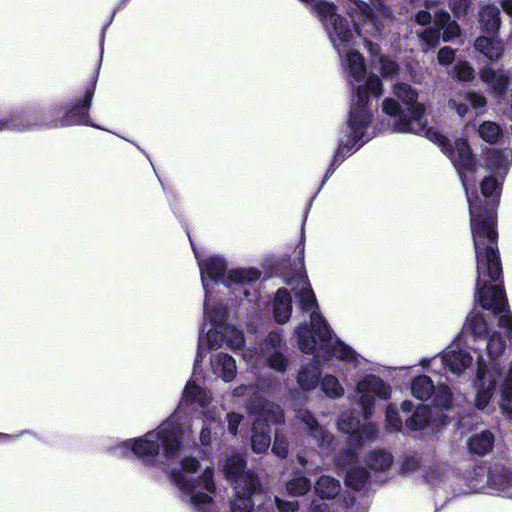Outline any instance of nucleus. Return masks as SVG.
I'll return each mask as SVG.
<instances>
[{
	"label": "nucleus",
	"instance_id": "nucleus-3",
	"mask_svg": "<svg viewBox=\"0 0 512 512\" xmlns=\"http://www.w3.org/2000/svg\"><path fill=\"white\" fill-rule=\"evenodd\" d=\"M287 285L295 298L296 310L300 309L303 316L309 318V323L304 321L295 330L301 351L313 355L309 363L301 365L297 375L299 387L303 391L314 390L321 379V366L332 357L353 368L360 367L363 358L332 333L319 313L316 297L305 273L289 278Z\"/></svg>",
	"mask_w": 512,
	"mask_h": 512
},
{
	"label": "nucleus",
	"instance_id": "nucleus-22",
	"mask_svg": "<svg viewBox=\"0 0 512 512\" xmlns=\"http://www.w3.org/2000/svg\"><path fill=\"white\" fill-rule=\"evenodd\" d=\"M273 315L275 320L280 323H286L292 314V295L287 288H279L273 299Z\"/></svg>",
	"mask_w": 512,
	"mask_h": 512
},
{
	"label": "nucleus",
	"instance_id": "nucleus-19",
	"mask_svg": "<svg viewBox=\"0 0 512 512\" xmlns=\"http://www.w3.org/2000/svg\"><path fill=\"white\" fill-rule=\"evenodd\" d=\"M251 512H295L298 509L297 501H284L277 496H270L262 487L261 496L253 500Z\"/></svg>",
	"mask_w": 512,
	"mask_h": 512
},
{
	"label": "nucleus",
	"instance_id": "nucleus-36",
	"mask_svg": "<svg viewBox=\"0 0 512 512\" xmlns=\"http://www.w3.org/2000/svg\"><path fill=\"white\" fill-rule=\"evenodd\" d=\"M369 473L361 467L350 468L346 472L345 483L348 487L359 490L364 487Z\"/></svg>",
	"mask_w": 512,
	"mask_h": 512
},
{
	"label": "nucleus",
	"instance_id": "nucleus-27",
	"mask_svg": "<svg viewBox=\"0 0 512 512\" xmlns=\"http://www.w3.org/2000/svg\"><path fill=\"white\" fill-rule=\"evenodd\" d=\"M475 49L491 61H497L503 55V44L495 38L478 37L474 43Z\"/></svg>",
	"mask_w": 512,
	"mask_h": 512
},
{
	"label": "nucleus",
	"instance_id": "nucleus-14",
	"mask_svg": "<svg viewBox=\"0 0 512 512\" xmlns=\"http://www.w3.org/2000/svg\"><path fill=\"white\" fill-rule=\"evenodd\" d=\"M391 392V386L379 376L368 374L360 379L356 385V393L364 418L369 419L372 416L376 399L387 400Z\"/></svg>",
	"mask_w": 512,
	"mask_h": 512
},
{
	"label": "nucleus",
	"instance_id": "nucleus-30",
	"mask_svg": "<svg viewBox=\"0 0 512 512\" xmlns=\"http://www.w3.org/2000/svg\"><path fill=\"white\" fill-rule=\"evenodd\" d=\"M311 489V481L302 472H294L290 480L286 482V491L292 497L305 495Z\"/></svg>",
	"mask_w": 512,
	"mask_h": 512
},
{
	"label": "nucleus",
	"instance_id": "nucleus-37",
	"mask_svg": "<svg viewBox=\"0 0 512 512\" xmlns=\"http://www.w3.org/2000/svg\"><path fill=\"white\" fill-rule=\"evenodd\" d=\"M479 136L486 142L494 143L500 136V127L491 121H485L478 129Z\"/></svg>",
	"mask_w": 512,
	"mask_h": 512
},
{
	"label": "nucleus",
	"instance_id": "nucleus-2",
	"mask_svg": "<svg viewBox=\"0 0 512 512\" xmlns=\"http://www.w3.org/2000/svg\"><path fill=\"white\" fill-rule=\"evenodd\" d=\"M198 261L203 289L204 323L199 334L197 355L194 363V371L203 361V349L207 347L215 350L226 345L233 351L242 350L245 345V337L241 330L228 323L227 306L214 298L213 292L217 287L218 292L223 289L234 295L235 299L246 300L254 303L259 298L256 287L261 277V271L253 267H243L227 270V263L220 255H210L200 259L193 247Z\"/></svg>",
	"mask_w": 512,
	"mask_h": 512
},
{
	"label": "nucleus",
	"instance_id": "nucleus-9",
	"mask_svg": "<svg viewBox=\"0 0 512 512\" xmlns=\"http://www.w3.org/2000/svg\"><path fill=\"white\" fill-rule=\"evenodd\" d=\"M223 472L234 491L230 501V511H253V500L261 496L262 483L256 473L246 469L244 457L241 454L226 457L223 462Z\"/></svg>",
	"mask_w": 512,
	"mask_h": 512
},
{
	"label": "nucleus",
	"instance_id": "nucleus-48",
	"mask_svg": "<svg viewBox=\"0 0 512 512\" xmlns=\"http://www.w3.org/2000/svg\"><path fill=\"white\" fill-rule=\"evenodd\" d=\"M467 104L468 103L466 101H465V103H462V102L458 101L456 98L450 99L448 101V107L450 109L455 110L457 115L460 117H464L467 114V112H468Z\"/></svg>",
	"mask_w": 512,
	"mask_h": 512
},
{
	"label": "nucleus",
	"instance_id": "nucleus-29",
	"mask_svg": "<svg viewBox=\"0 0 512 512\" xmlns=\"http://www.w3.org/2000/svg\"><path fill=\"white\" fill-rule=\"evenodd\" d=\"M315 491L322 499L335 498L341 491L340 481L328 475H322L315 483Z\"/></svg>",
	"mask_w": 512,
	"mask_h": 512
},
{
	"label": "nucleus",
	"instance_id": "nucleus-11",
	"mask_svg": "<svg viewBox=\"0 0 512 512\" xmlns=\"http://www.w3.org/2000/svg\"><path fill=\"white\" fill-rule=\"evenodd\" d=\"M96 89V80L89 85L84 92L82 99H80L71 109L67 110L64 116L56 119H50L55 114L61 113V108L58 106L53 107L51 110L45 112V124L50 127H66L72 125H86L95 128L99 126L90 121L89 109L92 104Z\"/></svg>",
	"mask_w": 512,
	"mask_h": 512
},
{
	"label": "nucleus",
	"instance_id": "nucleus-4",
	"mask_svg": "<svg viewBox=\"0 0 512 512\" xmlns=\"http://www.w3.org/2000/svg\"><path fill=\"white\" fill-rule=\"evenodd\" d=\"M483 344L485 354L482 347L473 348L478 353L475 405L480 410L486 408L499 384V406L508 418H512V360L507 366L502 360L506 348L505 341L498 332H494Z\"/></svg>",
	"mask_w": 512,
	"mask_h": 512
},
{
	"label": "nucleus",
	"instance_id": "nucleus-10",
	"mask_svg": "<svg viewBox=\"0 0 512 512\" xmlns=\"http://www.w3.org/2000/svg\"><path fill=\"white\" fill-rule=\"evenodd\" d=\"M248 412L254 417L251 448L261 454L268 450L271 444L270 424H280L284 421V415L280 406L257 396L248 404Z\"/></svg>",
	"mask_w": 512,
	"mask_h": 512
},
{
	"label": "nucleus",
	"instance_id": "nucleus-34",
	"mask_svg": "<svg viewBox=\"0 0 512 512\" xmlns=\"http://www.w3.org/2000/svg\"><path fill=\"white\" fill-rule=\"evenodd\" d=\"M431 399L432 405L436 409L449 411L452 408V392L447 385L436 386Z\"/></svg>",
	"mask_w": 512,
	"mask_h": 512
},
{
	"label": "nucleus",
	"instance_id": "nucleus-8",
	"mask_svg": "<svg viewBox=\"0 0 512 512\" xmlns=\"http://www.w3.org/2000/svg\"><path fill=\"white\" fill-rule=\"evenodd\" d=\"M351 19L354 31L363 38L368 52L378 55V44L368 40L369 38H381L392 20L391 11L381 4L371 5L363 0H336Z\"/></svg>",
	"mask_w": 512,
	"mask_h": 512
},
{
	"label": "nucleus",
	"instance_id": "nucleus-15",
	"mask_svg": "<svg viewBox=\"0 0 512 512\" xmlns=\"http://www.w3.org/2000/svg\"><path fill=\"white\" fill-rule=\"evenodd\" d=\"M197 404L199 407L202 408V415L206 420H209L211 424L215 426H219L218 418H219V411L214 407L211 406V395L210 393L202 388L201 386L197 385L194 381L190 380L187 382L184 390H183V396L182 401L178 408L175 410V413H178V423L181 428V432L183 433L182 428V416H181V406L183 404Z\"/></svg>",
	"mask_w": 512,
	"mask_h": 512
},
{
	"label": "nucleus",
	"instance_id": "nucleus-1",
	"mask_svg": "<svg viewBox=\"0 0 512 512\" xmlns=\"http://www.w3.org/2000/svg\"><path fill=\"white\" fill-rule=\"evenodd\" d=\"M447 153L451 160L469 204L471 233L477 260L475 301L498 317V325L506 329V336L512 343V315L501 279L502 266L498 251L496 230V205L501 193V182L508 172L511 160L502 152L491 150L486 155V170L490 175L481 181L480 199L475 188L478 168L466 140L457 139L452 145L448 140Z\"/></svg>",
	"mask_w": 512,
	"mask_h": 512
},
{
	"label": "nucleus",
	"instance_id": "nucleus-31",
	"mask_svg": "<svg viewBox=\"0 0 512 512\" xmlns=\"http://www.w3.org/2000/svg\"><path fill=\"white\" fill-rule=\"evenodd\" d=\"M321 391L331 399H339L344 396L345 390L338 378L327 374L320 379L319 385Z\"/></svg>",
	"mask_w": 512,
	"mask_h": 512
},
{
	"label": "nucleus",
	"instance_id": "nucleus-44",
	"mask_svg": "<svg viewBox=\"0 0 512 512\" xmlns=\"http://www.w3.org/2000/svg\"><path fill=\"white\" fill-rule=\"evenodd\" d=\"M380 72L385 77H392L399 71L398 64L386 57L380 58Z\"/></svg>",
	"mask_w": 512,
	"mask_h": 512
},
{
	"label": "nucleus",
	"instance_id": "nucleus-16",
	"mask_svg": "<svg viewBox=\"0 0 512 512\" xmlns=\"http://www.w3.org/2000/svg\"><path fill=\"white\" fill-rule=\"evenodd\" d=\"M281 337L277 332H270L263 343L260 344L259 353L254 361L255 365L263 360L271 369L284 372L287 367V359L280 352Z\"/></svg>",
	"mask_w": 512,
	"mask_h": 512
},
{
	"label": "nucleus",
	"instance_id": "nucleus-57",
	"mask_svg": "<svg viewBox=\"0 0 512 512\" xmlns=\"http://www.w3.org/2000/svg\"><path fill=\"white\" fill-rule=\"evenodd\" d=\"M299 248V255H300V261H301V268H303V257H304V246H298Z\"/></svg>",
	"mask_w": 512,
	"mask_h": 512
},
{
	"label": "nucleus",
	"instance_id": "nucleus-50",
	"mask_svg": "<svg viewBox=\"0 0 512 512\" xmlns=\"http://www.w3.org/2000/svg\"><path fill=\"white\" fill-rule=\"evenodd\" d=\"M415 21L422 26L430 24L432 21L431 13L425 10H421L415 15Z\"/></svg>",
	"mask_w": 512,
	"mask_h": 512
},
{
	"label": "nucleus",
	"instance_id": "nucleus-43",
	"mask_svg": "<svg viewBox=\"0 0 512 512\" xmlns=\"http://www.w3.org/2000/svg\"><path fill=\"white\" fill-rule=\"evenodd\" d=\"M272 452L279 458L284 459L288 455V441L285 436L275 432V439L272 446Z\"/></svg>",
	"mask_w": 512,
	"mask_h": 512
},
{
	"label": "nucleus",
	"instance_id": "nucleus-26",
	"mask_svg": "<svg viewBox=\"0 0 512 512\" xmlns=\"http://www.w3.org/2000/svg\"><path fill=\"white\" fill-rule=\"evenodd\" d=\"M468 450L472 454L484 456L488 454L494 445V435L488 430L471 436L467 442Z\"/></svg>",
	"mask_w": 512,
	"mask_h": 512
},
{
	"label": "nucleus",
	"instance_id": "nucleus-52",
	"mask_svg": "<svg viewBox=\"0 0 512 512\" xmlns=\"http://www.w3.org/2000/svg\"><path fill=\"white\" fill-rule=\"evenodd\" d=\"M501 6L504 12L512 17V0H502Z\"/></svg>",
	"mask_w": 512,
	"mask_h": 512
},
{
	"label": "nucleus",
	"instance_id": "nucleus-18",
	"mask_svg": "<svg viewBox=\"0 0 512 512\" xmlns=\"http://www.w3.org/2000/svg\"><path fill=\"white\" fill-rule=\"evenodd\" d=\"M297 418L306 425L310 437L316 442L322 450L329 449L334 441L332 433L327 431L323 426L319 425L314 415L308 410H300Z\"/></svg>",
	"mask_w": 512,
	"mask_h": 512
},
{
	"label": "nucleus",
	"instance_id": "nucleus-21",
	"mask_svg": "<svg viewBox=\"0 0 512 512\" xmlns=\"http://www.w3.org/2000/svg\"><path fill=\"white\" fill-rule=\"evenodd\" d=\"M210 366L213 374L225 382H231L236 376L237 367L235 359L227 353L218 352L212 355Z\"/></svg>",
	"mask_w": 512,
	"mask_h": 512
},
{
	"label": "nucleus",
	"instance_id": "nucleus-25",
	"mask_svg": "<svg viewBox=\"0 0 512 512\" xmlns=\"http://www.w3.org/2000/svg\"><path fill=\"white\" fill-rule=\"evenodd\" d=\"M479 22L487 33H497L501 26L498 6L495 4H482L479 11Z\"/></svg>",
	"mask_w": 512,
	"mask_h": 512
},
{
	"label": "nucleus",
	"instance_id": "nucleus-45",
	"mask_svg": "<svg viewBox=\"0 0 512 512\" xmlns=\"http://www.w3.org/2000/svg\"><path fill=\"white\" fill-rule=\"evenodd\" d=\"M451 9L457 17L466 15L472 9L471 0H454Z\"/></svg>",
	"mask_w": 512,
	"mask_h": 512
},
{
	"label": "nucleus",
	"instance_id": "nucleus-42",
	"mask_svg": "<svg viewBox=\"0 0 512 512\" xmlns=\"http://www.w3.org/2000/svg\"><path fill=\"white\" fill-rule=\"evenodd\" d=\"M356 458L357 455L354 450L346 449L338 454L335 463L338 467L348 471V469L352 468L351 465L356 462Z\"/></svg>",
	"mask_w": 512,
	"mask_h": 512
},
{
	"label": "nucleus",
	"instance_id": "nucleus-47",
	"mask_svg": "<svg viewBox=\"0 0 512 512\" xmlns=\"http://www.w3.org/2000/svg\"><path fill=\"white\" fill-rule=\"evenodd\" d=\"M243 416L241 414L231 412L227 414L228 431L232 435H236L238 432V426L241 423Z\"/></svg>",
	"mask_w": 512,
	"mask_h": 512
},
{
	"label": "nucleus",
	"instance_id": "nucleus-12",
	"mask_svg": "<svg viewBox=\"0 0 512 512\" xmlns=\"http://www.w3.org/2000/svg\"><path fill=\"white\" fill-rule=\"evenodd\" d=\"M473 357L464 349H460L458 344H451L441 354L431 358H423L419 365L424 368H430L433 372L441 374L442 370H447L454 375L460 376L467 368L471 367Z\"/></svg>",
	"mask_w": 512,
	"mask_h": 512
},
{
	"label": "nucleus",
	"instance_id": "nucleus-7",
	"mask_svg": "<svg viewBox=\"0 0 512 512\" xmlns=\"http://www.w3.org/2000/svg\"><path fill=\"white\" fill-rule=\"evenodd\" d=\"M200 467L194 457H185L179 467L171 470V477L177 486L181 499L190 506L192 512H214L213 494L216 486L214 469L207 466L199 477L195 473Z\"/></svg>",
	"mask_w": 512,
	"mask_h": 512
},
{
	"label": "nucleus",
	"instance_id": "nucleus-41",
	"mask_svg": "<svg viewBox=\"0 0 512 512\" xmlns=\"http://www.w3.org/2000/svg\"><path fill=\"white\" fill-rule=\"evenodd\" d=\"M453 70L459 81L469 82L474 78V69L467 61L457 62Z\"/></svg>",
	"mask_w": 512,
	"mask_h": 512
},
{
	"label": "nucleus",
	"instance_id": "nucleus-58",
	"mask_svg": "<svg viewBox=\"0 0 512 512\" xmlns=\"http://www.w3.org/2000/svg\"><path fill=\"white\" fill-rule=\"evenodd\" d=\"M409 464H410V460H407V461L404 463L403 469H404V470H406V471H407V470H409V469H411V468L409 467Z\"/></svg>",
	"mask_w": 512,
	"mask_h": 512
},
{
	"label": "nucleus",
	"instance_id": "nucleus-32",
	"mask_svg": "<svg viewBox=\"0 0 512 512\" xmlns=\"http://www.w3.org/2000/svg\"><path fill=\"white\" fill-rule=\"evenodd\" d=\"M392 463V455L382 450L373 451L368 458V465L376 474L388 471Z\"/></svg>",
	"mask_w": 512,
	"mask_h": 512
},
{
	"label": "nucleus",
	"instance_id": "nucleus-28",
	"mask_svg": "<svg viewBox=\"0 0 512 512\" xmlns=\"http://www.w3.org/2000/svg\"><path fill=\"white\" fill-rule=\"evenodd\" d=\"M435 387L433 381L427 375L414 377L410 383L411 394L421 401L431 399Z\"/></svg>",
	"mask_w": 512,
	"mask_h": 512
},
{
	"label": "nucleus",
	"instance_id": "nucleus-6",
	"mask_svg": "<svg viewBox=\"0 0 512 512\" xmlns=\"http://www.w3.org/2000/svg\"><path fill=\"white\" fill-rule=\"evenodd\" d=\"M393 94L402 101L405 110L395 99H384L382 111L389 116V130L396 133H414L425 136L437 144L443 153H447L448 139L432 127H427L425 107L417 101V91L409 84L397 83L393 87Z\"/></svg>",
	"mask_w": 512,
	"mask_h": 512
},
{
	"label": "nucleus",
	"instance_id": "nucleus-23",
	"mask_svg": "<svg viewBox=\"0 0 512 512\" xmlns=\"http://www.w3.org/2000/svg\"><path fill=\"white\" fill-rule=\"evenodd\" d=\"M488 485L493 490L512 498V473L502 466H495L488 475Z\"/></svg>",
	"mask_w": 512,
	"mask_h": 512
},
{
	"label": "nucleus",
	"instance_id": "nucleus-56",
	"mask_svg": "<svg viewBox=\"0 0 512 512\" xmlns=\"http://www.w3.org/2000/svg\"><path fill=\"white\" fill-rule=\"evenodd\" d=\"M243 358H244V360H245V361H247L248 363H253V356H252V354H251V352H250V351H245V352L243 353Z\"/></svg>",
	"mask_w": 512,
	"mask_h": 512
},
{
	"label": "nucleus",
	"instance_id": "nucleus-53",
	"mask_svg": "<svg viewBox=\"0 0 512 512\" xmlns=\"http://www.w3.org/2000/svg\"><path fill=\"white\" fill-rule=\"evenodd\" d=\"M297 462L300 464V466L303 468V469H306L308 472L310 471L308 468H307V465H308V460L306 459V457L304 455H302L301 453H298L297 454Z\"/></svg>",
	"mask_w": 512,
	"mask_h": 512
},
{
	"label": "nucleus",
	"instance_id": "nucleus-59",
	"mask_svg": "<svg viewBox=\"0 0 512 512\" xmlns=\"http://www.w3.org/2000/svg\"><path fill=\"white\" fill-rule=\"evenodd\" d=\"M344 512H352V511H351V510H349V509H345V511H344Z\"/></svg>",
	"mask_w": 512,
	"mask_h": 512
},
{
	"label": "nucleus",
	"instance_id": "nucleus-13",
	"mask_svg": "<svg viewBox=\"0 0 512 512\" xmlns=\"http://www.w3.org/2000/svg\"><path fill=\"white\" fill-rule=\"evenodd\" d=\"M418 35L422 50L427 53L439 45L441 36L444 42L457 38L460 35V27L451 19L448 12L437 10L434 14L433 26L425 28Z\"/></svg>",
	"mask_w": 512,
	"mask_h": 512
},
{
	"label": "nucleus",
	"instance_id": "nucleus-17",
	"mask_svg": "<svg viewBox=\"0 0 512 512\" xmlns=\"http://www.w3.org/2000/svg\"><path fill=\"white\" fill-rule=\"evenodd\" d=\"M340 431L355 436L358 440H372L377 436L378 428L374 423L361 424L358 416L353 412H346L341 415L337 422Z\"/></svg>",
	"mask_w": 512,
	"mask_h": 512
},
{
	"label": "nucleus",
	"instance_id": "nucleus-55",
	"mask_svg": "<svg viewBox=\"0 0 512 512\" xmlns=\"http://www.w3.org/2000/svg\"><path fill=\"white\" fill-rule=\"evenodd\" d=\"M413 407H414L413 403L409 400H405L401 404V409L403 412H410V411H412Z\"/></svg>",
	"mask_w": 512,
	"mask_h": 512
},
{
	"label": "nucleus",
	"instance_id": "nucleus-5",
	"mask_svg": "<svg viewBox=\"0 0 512 512\" xmlns=\"http://www.w3.org/2000/svg\"><path fill=\"white\" fill-rule=\"evenodd\" d=\"M182 446V432L178 413L172 414L156 429L141 437L116 442L109 447L115 457L132 453L143 465L163 469L166 460L177 456Z\"/></svg>",
	"mask_w": 512,
	"mask_h": 512
},
{
	"label": "nucleus",
	"instance_id": "nucleus-49",
	"mask_svg": "<svg viewBox=\"0 0 512 512\" xmlns=\"http://www.w3.org/2000/svg\"><path fill=\"white\" fill-rule=\"evenodd\" d=\"M308 512H330V509L326 503L320 500H313L308 507Z\"/></svg>",
	"mask_w": 512,
	"mask_h": 512
},
{
	"label": "nucleus",
	"instance_id": "nucleus-20",
	"mask_svg": "<svg viewBox=\"0 0 512 512\" xmlns=\"http://www.w3.org/2000/svg\"><path fill=\"white\" fill-rule=\"evenodd\" d=\"M480 79L486 84L490 92L497 97L505 94L509 85V75L503 71H495L491 67H483L479 72Z\"/></svg>",
	"mask_w": 512,
	"mask_h": 512
},
{
	"label": "nucleus",
	"instance_id": "nucleus-40",
	"mask_svg": "<svg viewBox=\"0 0 512 512\" xmlns=\"http://www.w3.org/2000/svg\"><path fill=\"white\" fill-rule=\"evenodd\" d=\"M459 96L477 112L484 109L487 104L485 96L474 91H468Z\"/></svg>",
	"mask_w": 512,
	"mask_h": 512
},
{
	"label": "nucleus",
	"instance_id": "nucleus-51",
	"mask_svg": "<svg viewBox=\"0 0 512 512\" xmlns=\"http://www.w3.org/2000/svg\"><path fill=\"white\" fill-rule=\"evenodd\" d=\"M252 386L240 385L233 390L234 397H242L248 390H252Z\"/></svg>",
	"mask_w": 512,
	"mask_h": 512
},
{
	"label": "nucleus",
	"instance_id": "nucleus-54",
	"mask_svg": "<svg viewBox=\"0 0 512 512\" xmlns=\"http://www.w3.org/2000/svg\"><path fill=\"white\" fill-rule=\"evenodd\" d=\"M25 129L27 128L26 126H22V127H16L15 125H12V124H9L8 122L6 121H3V120H0V131L3 130V129Z\"/></svg>",
	"mask_w": 512,
	"mask_h": 512
},
{
	"label": "nucleus",
	"instance_id": "nucleus-35",
	"mask_svg": "<svg viewBox=\"0 0 512 512\" xmlns=\"http://www.w3.org/2000/svg\"><path fill=\"white\" fill-rule=\"evenodd\" d=\"M219 426H215L211 424L209 420H206L203 417V427L200 432V442L203 446L208 447L212 444L213 440L216 439V436L219 432L223 430L222 422H221V413L219 412L218 421Z\"/></svg>",
	"mask_w": 512,
	"mask_h": 512
},
{
	"label": "nucleus",
	"instance_id": "nucleus-33",
	"mask_svg": "<svg viewBox=\"0 0 512 512\" xmlns=\"http://www.w3.org/2000/svg\"><path fill=\"white\" fill-rule=\"evenodd\" d=\"M431 419V411L427 406H419L414 413L406 420L405 426L410 431L422 430Z\"/></svg>",
	"mask_w": 512,
	"mask_h": 512
},
{
	"label": "nucleus",
	"instance_id": "nucleus-38",
	"mask_svg": "<svg viewBox=\"0 0 512 512\" xmlns=\"http://www.w3.org/2000/svg\"><path fill=\"white\" fill-rule=\"evenodd\" d=\"M448 468L445 465H434L426 473L425 479L432 485L440 484L447 478Z\"/></svg>",
	"mask_w": 512,
	"mask_h": 512
},
{
	"label": "nucleus",
	"instance_id": "nucleus-46",
	"mask_svg": "<svg viewBox=\"0 0 512 512\" xmlns=\"http://www.w3.org/2000/svg\"><path fill=\"white\" fill-rule=\"evenodd\" d=\"M455 58V52L450 47L441 48L438 52L437 59L441 65H449Z\"/></svg>",
	"mask_w": 512,
	"mask_h": 512
},
{
	"label": "nucleus",
	"instance_id": "nucleus-24",
	"mask_svg": "<svg viewBox=\"0 0 512 512\" xmlns=\"http://www.w3.org/2000/svg\"><path fill=\"white\" fill-rule=\"evenodd\" d=\"M464 331L469 332L475 342H485L489 335V325L485 317L478 313L472 312L466 320Z\"/></svg>",
	"mask_w": 512,
	"mask_h": 512
},
{
	"label": "nucleus",
	"instance_id": "nucleus-39",
	"mask_svg": "<svg viewBox=\"0 0 512 512\" xmlns=\"http://www.w3.org/2000/svg\"><path fill=\"white\" fill-rule=\"evenodd\" d=\"M386 427L390 432L399 431L402 427L397 408L392 404L388 405L386 409Z\"/></svg>",
	"mask_w": 512,
	"mask_h": 512
}]
</instances>
